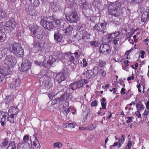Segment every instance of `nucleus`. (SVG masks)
<instances>
[{
    "label": "nucleus",
    "mask_w": 149,
    "mask_h": 149,
    "mask_svg": "<svg viewBox=\"0 0 149 149\" xmlns=\"http://www.w3.org/2000/svg\"><path fill=\"white\" fill-rule=\"evenodd\" d=\"M29 135H26L24 136L23 138V144L24 143L26 145V149H30V144L29 143Z\"/></svg>",
    "instance_id": "nucleus-23"
},
{
    "label": "nucleus",
    "mask_w": 149,
    "mask_h": 149,
    "mask_svg": "<svg viewBox=\"0 0 149 149\" xmlns=\"http://www.w3.org/2000/svg\"><path fill=\"white\" fill-rule=\"evenodd\" d=\"M125 139V136L124 134H122L121 137L118 139V141L114 142L113 145H112L113 147L117 146L118 148H120L121 146L123 144Z\"/></svg>",
    "instance_id": "nucleus-19"
},
{
    "label": "nucleus",
    "mask_w": 149,
    "mask_h": 149,
    "mask_svg": "<svg viewBox=\"0 0 149 149\" xmlns=\"http://www.w3.org/2000/svg\"><path fill=\"white\" fill-rule=\"evenodd\" d=\"M68 123H64L63 125V126L64 128H66L67 127H69Z\"/></svg>",
    "instance_id": "nucleus-60"
},
{
    "label": "nucleus",
    "mask_w": 149,
    "mask_h": 149,
    "mask_svg": "<svg viewBox=\"0 0 149 149\" xmlns=\"http://www.w3.org/2000/svg\"><path fill=\"white\" fill-rule=\"evenodd\" d=\"M18 109L15 107H13V110H12V113H14V114L15 116H16V114L18 112Z\"/></svg>",
    "instance_id": "nucleus-47"
},
{
    "label": "nucleus",
    "mask_w": 149,
    "mask_h": 149,
    "mask_svg": "<svg viewBox=\"0 0 149 149\" xmlns=\"http://www.w3.org/2000/svg\"><path fill=\"white\" fill-rule=\"evenodd\" d=\"M54 148H60L62 146V143L60 142L55 143L53 144Z\"/></svg>",
    "instance_id": "nucleus-39"
},
{
    "label": "nucleus",
    "mask_w": 149,
    "mask_h": 149,
    "mask_svg": "<svg viewBox=\"0 0 149 149\" xmlns=\"http://www.w3.org/2000/svg\"><path fill=\"white\" fill-rule=\"evenodd\" d=\"M127 118V120L126 121V122L127 123H128L132 122L133 119H134V118L133 117H128Z\"/></svg>",
    "instance_id": "nucleus-44"
},
{
    "label": "nucleus",
    "mask_w": 149,
    "mask_h": 149,
    "mask_svg": "<svg viewBox=\"0 0 149 149\" xmlns=\"http://www.w3.org/2000/svg\"><path fill=\"white\" fill-rule=\"evenodd\" d=\"M31 63L29 61L24 59L19 70L22 72L26 71L31 69Z\"/></svg>",
    "instance_id": "nucleus-8"
},
{
    "label": "nucleus",
    "mask_w": 149,
    "mask_h": 149,
    "mask_svg": "<svg viewBox=\"0 0 149 149\" xmlns=\"http://www.w3.org/2000/svg\"><path fill=\"white\" fill-rule=\"evenodd\" d=\"M83 84L84 81L83 80H79L70 84L69 86L70 88L72 90H74L81 87Z\"/></svg>",
    "instance_id": "nucleus-12"
},
{
    "label": "nucleus",
    "mask_w": 149,
    "mask_h": 149,
    "mask_svg": "<svg viewBox=\"0 0 149 149\" xmlns=\"http://www.w3.org/2000/svg\"><path fill=\"white\" fill-rule=\"evenodd\" d=\"M108 4L109 5V14L117 17L119 16L121 13L120 9L121 5L118 2L113 3L109 2Z\"/></svg>",
    "instance_id": "nucleus-1"
},
{
    "label": "nucleus",
    "mask_w": 149,
    "mask_h": 149,
    "mask_svg": "<svg viewBox=\"0 0 149 149\" xmlns=\"http://www.w3.org/2000/svg\"><path fill=\"white\" fill-rule=\"evenodd\" d=\"M106 64V63L104 61H101L99 64V66L101 67H102L104 66Z\"/></svg>",
    "instance_id": "nucleus-51"
},
{
    "label": "nucleus",
    "mask_w": 149,
    "mask_h": 149,
    "mask_svg": "<svg viewBox=\"0 0 149 149\" xmlns=\"http://www.w3.org/2000/svg\"><path fill=\"white\" fill-rule=\"evenodd\" d=\"M79 130H88L87 126L86 127H79Z\"/></svg>",
    "instance_id": "nucleus-53"
},
{
    "label": "nucleus",
    "mask_w": 149,
    "mask_h": 149,
    "mask_svg": "<svg viewBox=\"0 0 149 149\" xmlns=\"http://www.w3.org/2000/svg\"><path fill=\"white\" fill-rule=\"evenodd\" d=\"M124 64L125 65H126V67H128L129 64L128 63H129V62L128 60H125V61H124Z\"/></svg>",
    "instance_id": "nucleus-61"
},
{
    "label": "nucleus",
    "mask_w": 149,
    "mask_h": 149,
    "mask_svg": "<svg viewBox=\"0 0 149 149\" xmlns=\"http://www.w3.org/2000/svg\"><path fill=\"white\" fill-rule=\"evenodd\" d=\"M6 49L2 48L0 49V59H1L6 53Z\"/></svg>",
    "instance_id": "nucleus-34"
},
{
    "label": "nucleus",
    "mask_w": 149,
    "mask_h": 149,
    "mask_svg": "<svg viewBox=\"0 0 149 149\" xmlns=\"http://www.w3.org/2000/svg\"><path fill=\"white\" fill-rule=\"evenodd\" d=\"M8 138H5L3 140L1 144V146L3 148L6 147L8 144Z\"/></svg>",
    "instance_id": "nucleus-31"
},
{
    "label": "nucleus",
    "mask_w": 149,
    "mask_h": 149,
    "mask_svg": "<svg viewBox=\"0 0 149 149\" xmlns=\"http://www.w3.org/2000/svg\"><path fill=\"white\" fill-rule=\"evenodd\" d=\"M54 36L55 39L57 42H60L63 38L62 35L58 31L55 32Z\"/></svg>",
    "instance_id": "nucleus-22"
},
{
    "label": "nucleus",
    "mask_w": 149,
    "mask_h": 149,
    "mask_svg": "<svg viewBox=\"0 0 149 149\" xmlns=\"http://www.w3.org/2000/svg\"><path fill=\"white\" fill-rule=\"evenodd\" d=\"M145 54V52L143 50L141 51L140 52L139 56H140L141 58H144Z\"/></svg>",
    "instance_id": "nucleus-50"
},
{
    "label": "nucleus",
    "mask_w": 149,
    "mask_h": 149,
    "mask_svg": "<svg viewBox=\"0 0 149 149\" xmlns=\"http://www.w3.org/2000/svg\"><path fill=\"white\" fill-rule=\"evenodd\" d=\"M32 137L35 139L32 145V147L33 149H39L40 146L38 140L36 139V134L33 135Z\"/></svg>",
    "instance_id": "nucleus-21"
},
{
    "label": "nucleus",
    "mask_w": 149,
    "mask_h": 149,
    "mask_svg": "<svg viewBox=\"0 0 149 149\" xmlns=\"http://www.w3.org/2000/svg\"><path fill=\"white\" fill-rule=\"evenodd\" d=\"M134 144V138H130L128 139L127 147L128 149H131L132 147Z\"/></svg>",
    "instance_id": "nucleus-25"
},
{
    "label": "nucleus",
    "mask_w": 149,
    "mask_h": 149,
    "mask_svg": "<svg viewBox=\"0 0 149 149\" xmlns=\"http://www.w3.org/2000/svg\"><path fill=\"white\" fill-rule=\"evenodd\" d=\"M56 61L55 58H54L52 56L47 55L45 57L43 63L36 61L35 63L36 65L40 66L43 65L46 68H49L52 64L53 62Z\"/></svg>",
    "instance_id": "nucleus-5"
},
{
    "label": "nucleus",
    "mask_w": 149,
    "mask_h": 149,
    "mask_svg": "<svg viewBox=\"0 0 149 149\" xmlns=\"http://www.w3.org/2000/svg\"><path fill=\"white\" fill-rule=\"evenodd\" d=\"M10 52L17 56H23L24 55V50L22 48L21 46L19 44L14 43L11 45L10 47Z\"/></svg>",
    "instance_id": "nucleus-4"
},
{
    "label": "nucleus",
    "mask_w": 149,
    "mask_h": 149,
    "mask_svg": "<svg viewBox=\"0 0 149 149\" xmlns=\"http://www.w3.org/2000/svg\"><path fill=\"white\" fill-rule=\"evenodd\" d=\"M66 74L65 73L61 72L57 74L55 77V80L58 81V83H61L62 81L65 80Z\"/></svg>",
    "instance_id": "nucleus-18"
},
{
    "label": "nucleus",
    "mask_w": 149,
    "mask_h": 149,
    "mask_svg": "<svg viewBox=\"0 0 149 149\" xmlns=\"http://www.w3.org/2000/svg\"><path fill=\"white\" fill-rule=\"evenodd\" d=\"M120 33L118 32L109 34L107 36L109 41H112L115 45H118L120 42L119 35Z\"/></svg>",
    "instance_id": "nucleus-6"
},
{
    "label": "nucleus",
    "mask_w": 149,
    "mask_h": 149,
    "mask_svg": "<svg viewBox=\"0 0 149 149\" xmlns=\"http://www.w3.org/2000/svg\"><path fill=\"white\" fill-rule=\"evenodd\" d=\"M60 29L64 31L65 34L67 35L72 31L73 29L72 27L71 26L69 25H67L63 23L61 26Z\"/></svg>",
    "instance_id": "nucleus-14"
},
{
    "label": "nucleus",
    "mask_w": 149,
    "mask_h": 149,
    "mask_svg": "<svg viewBox=\"0 0 149 149\" xmlns=\"http://www.w3.org/2000/svg\"><path fill=\"white\" fill-rule=\"evenodd\" d=\"M13 19L10 20L7 22L6 24V26L9 27L10 30L12 31L15 27V23Z\"/></svg>",
    "instance_id": "nucleus-20"
},
{
    "label": "nucleus",
    "mask_w": 149,
    "mask_h": 149,
    "mask_svg": "<svg viewBox=\"0 0 149 149\" xmlns=\"http://www.w3.org/2000/svg\"><path fill=\"white\" fill-rule=\"evenodd\" d=\"M3 29V24L2 22H0V32Z\"/></svg>",
    "instance_id": "nucleus-54"
},
{
    "label": "nucleus",
    "mask_w": 149,
    "mask_h": 149,
    "mask_svg": "<svg viewBox=\"0 0 149 149\" xmlns=\"http://www.w3.org/2000/svg\"><path fill=\"white\" fill-rule=\"evenodd\" d=\"M69 127L74 128L75 126V125L74 123H69Z\"/></svg>",
    "instance_id": "nucleus-63"
},
{
    "label": "nucleus",
    "mask_w": 149,
    "mask_h": 149,
    "mask_svg": "<svg viewBox=\"0 0 149 149\" xmlns=\"http://www.w3.org/2000/svg\"><path fill=\"white\" fill-rule=\"evenodd\" d=\"M143 0H133L132 1V2L136 3H139L142 1Z\"/></svg>",
    "instance_id": "nucleus-62"
},
{
    "label": "nucleus",
    "mask_w": 149,
    "mask_h": 149,
    "mask_svg": "<svg viewBox=\"0 0 149 149\" xmlns=\"http://www.w3.org/2000/svg\"><path fill=\"white\" fill-rule=\"evenodd\" d=\"M134 76L133 74H132V76L131 77H129L127 78V80L129 81L131 80V79L133 80L134 79Z\"/></svg>",
    "instance_id": "nucleus-55"
},
{
    "label": "nucleus",
    "mask_w": 149,
    "mask_h": 149,
    "mask_svg": "<svg viewBox=\"0 0 149 149\" xmlns=\"http://www.w3.org/2000/svg\"><path fill=\"white\" fill-rule=\"evenodd\" d=\"M106 24L98 23L95 25L93 27L94 29L96 30L101 32H102L103 33H104V30L106 29Z\"/></svg>",
    "instance_id": "nucleus-16"
},
{
    "label": "nucleus",
    "mask_w": 149,
    "mask_h": 149,
    "mask_svg": "<svg viewBox=\"0 0 149 149\" xmlns=\"http://www.w3.org/2000/svg\"><path fill=\"white\" fill-rule=\"evenodd\" d=\"M141 86L142 87L143 89V90L142 92L143 93L144 92V90L145 88V85L144 84H138L136 86V87L138 88V91L139 92H141V89L142 88Z\"/></svg>",
    "instance_id": "nucleus-36"
},
{
    "label": "nucleus",
    "mask_w": 149,
    "mask_h": 149,
    "mask_svg": "<svg viewBox=\"0 0 149 149\" xmlns=\"http://www.w3.org/2000/svg\"><path fill=\"white\" fill-rule=\"evenodd\" d=\"M86 77L89 79L95 76V74L92 70H88L86 73Z\"/></svg>",
    "instance_id": "nucleus-27"
},
{
    "label": "nucleus",
    "mask_w": 149,
    "mask_h": 149,
    "mask_svg": "<svg viewBox=\"0 0 149 149\" xmlns=\"http://www.w3.org/2000/svg\"><path fill=\"white\" fill-rule=\"evenodd\" d=\"M103 109H105L106 107V103H104L102 102V103H101Z\"/></svg>",
    "instance_id": "nucleus-58"
},
{
    "label": "nucleus",
    "mask_w": 149,
    "mask_h": 149,
    "mask_svg": "<svg viewBox=\"0 0 149 149\" xmlns=\"http://www.w3.org/2000/svg\"><path fill=\"white\" fill-rule=\"evenodd\" d=\"M110 46L107 44L101 45L100 48V51L101 53L104 54H107L109 51Z\"/></svg>",
    "instance_id": "nucleus-17"
},
{
    "label": "nucleus",
    "mask_w": 149,
    "mask_h": 149,
    "mask_svg": "<svg viewBox=\"0 0 149 149\" xmlns=\"http://www.w3.org/2000/svg\"><path fill=\"white\" fill-rule=\"evenodd\" d=\"M31 4L33 6L37 7L39 5L40 2L39 0H33Z\"/></svg>",
    "instance_id": "nucleus-41"
},
{
    "label": "nucleus",
    "mask_w": 149,
    "mask_h": 149,
    "mask_svg": "<svg viewBox=\"0 0 149 149\" xmlns=\"http://www.w3.org/2000/svg\"><path fill=\"white\" fill-rule=\"evenodd\" d=\"M97 105V102L96 101H94L91 104V105L92 107L96 106Z\"/></svg>",
    "instance_id": "nucleus-57"
},
{
    "label": "nucleus",
    "mask_w": 149,
    "mask_h": 149,
    "mask_svg": "<svg viewBox=\"0 0 149 149\" xmlns=\"http://www.w3.org/2000/svg\"><path fill=\"white\" fill-rule=\"evenodd\" d=\"M140 111H138L135 112V114L138 118H141V115L140 113Z\"/></svg>",
    "instance_id": "nucleus-48"
},
{
    "label": "nucleus",
    "mask_w": 149,
    "mask_h": 149,
    "mask_svg": "<svg viewBox=\"0 0 149 149\" xmlns=\"http://www.w3.org/2000/svg\"><path fill=\"white\" fill-rule=\"evenodd\" d=\"M96 127V125L95 124L93 123L92 125L87 126L88 130L90 131L93 130L95 129Z\"/></svg>",
    "instance_id": "nucleus-37"
},
{
    "label": "nucleus",
    "mask_w": 149,
    "mask_h": 149,
    "mask_svg": "<svg viewBox=\"0 0 149 149\" xmlns=\"http://www.w3.org/2000/svg\"><path fill=\"white\" fill-rule=\"evenodd\" d=\"M20 84V80L19 79H16L15 81V86L16 87H18Z\"/></svg>",
    "instance_id": "nucleus-43"
},
{
    "label": "nucleus",
    "mask_w": 149,
    "mask_h": 149,
    "mask_svg": "<svg viewBox=\"0 0 149 149\" xmlns=\"http://www.w3.org/2000/svg\"><path fill=\"white\" fill-rule=\"evenodd\" d=\"M28 13L30 15L33 16H37L38 13V11L36 10L32 9H30L29 10Z\"/></svg>",
    "instance_id": "nucleus-28"
},
{
    "label": "nucleus",
    "mask_w": 149,
    "mask_h": 149,
    "mask_svg": "<svg viewBox=\"0 0 149 149\" xmlns=\"http://www.w3.org/2000/svg\"><path fill=\"white\" fill-rule=\"evenodd\" d=\"M74 3V0H69V1L67 2V3L69 7H71L73 6Z\"/></svg>",
    "instance_id": "nucleus-42"
},
{
    "label": "nucleus",
    "mask_w": 149,
    "mask_h": 149,
    "mask_svg": "<svg viewBox=\"0 0 149 149\" xmlns=\"http://www.w3.org/2000/svg\"><path fill=\"white\" fill-rule=\"evenodd\" d=\"M6 35L3 32L0 33V41L1 42H3L6 40Z\"/></svg>",
    "instance_id": "nucleus-35"
},
{
    "label": "nucleus",
    "mask_w": 149,
    "mask_h": 149,
    "mask_svg": "<svg viewBox=\"0 0 149 149\" xmlns=\"http://www.w3.org/2000/svg\"><path fill=\"white\" fill-rule=\"evenodd\" d=\"M10 67L5 63L0 67V73L3 75L6 76L9 74L11 72Z\"/></svg>",
    "instance_id": "nucleus-9"
},
{
    "label": "nucleus",
    "mask_w": 149,
    "mask_h": 149,
    "mask_svg": "<svg viewBox=\"0 0 149 149\" xmlns=\"http://www.w3.org/2000/svg\"><path fill=\"white\" fill-rule=\"evenodd\" d=\"M16 147L15 145V142L14 141H10L7 149H16Z\"/></svg>",
    "instance_id": "nucleus-30"
},
{
    "label": "nucleus",
    "mask_w": 149,
    "mask_h": 149,
    "mask_svg": "<svg viewBox=\"0 0 149 149\" xmlns=\"http://www.w3.org/2000/svg\"><path fill=\"white\" fill-rule=\"evenodd\" d=\"M100 71L101 72V75L103 77H104L106 74V71L102 70H101Z\"/></svg>",
    "instance_id": "nucleus-49"
},
{
    "label": "nucleus",
    "mask_w": 149,
    "mask_h": 149,
    "mask_svg": "<svg viewBox=\"0 0 149 149\" xmlns=\"http://www.w3.org/2000/svg\"><path fill=\"white\" fill-rule=\"evenodd\" d=\"M43 78L46 79L45 80L43 81L42 86L46 89H49L52 85L51 83L50 82L51 79L48 76H44Z\"/></svg>",
    "instance_id": "nucleus-15"
},
{
    "label": "nucleus",
    "mask_w": 149,
    "mask_h": 149,
    "mask_svg": "<svg viewBox=\"0 0 149 149\" xmlns=\"http://www.w3.org/2000/svg\"><path fill=\"white\" fill-rule=\"evenodd\" d=\"M146 107L148 110L149 109V101H147L146 104Z\"/></svg>",
    "instance_id": "nucleus-64"
},
{
    "label": "nucleus",
    "mask_w": 149,
    "mask_h": 149,
    "mask_svg": "<svg viewBox=\"0 0 149 149\" xmlns=\"http://www.w3.org/2000/svg\"><path fill=\"white\" fill-rule=\"evenodd\" d=\"M7 16L5 11L2 8H0V18H4Z\"/></svg>",
    "instance_id": "nucleus-32"
},
{
    "label": "nucleus",
    "mask_w": 149,
    "mask_h": 149,
    "mask_svg": "<svg viewBox=\"0 0 149 149\" xmlns=\"http://www.w3.org/2000/svg\"><path fill=\"white\" fill-rule=\"evenodd\" d=\"M136 108L137 110L138 111H140L143 110L144 109V107L142 103L140 101L138 102L136 104Z\"/></svg>",
    "instance_id": "nucleus-26"
},
{
    "label": "nucleus",
    "mask_w": 149,
    "mask_h": 149,
    "mask_svg": "<svg viewBox=\"0 0 149 149\" xmlns=\"http://www.w3.org/2000/svg\"><path fill=\"white\" fill-rule=\"evenodd\" d=\"M83 66L84 67H86L88 65L87 61H86V60L85 58L83 59L82 60Z\"/></svg>",
    "instance_id": "nucleus-45"
},
{
    "label": "nucleus",
    "mask_w": 149,
    "mask_h": 149,
    "mask_svg": "<svg viewBox=\"0 0 149 149\" xmlns=\"http://www.w3.org/2000/svg\"><path fill=\"white\" fill-rule=\"evenodd\" d=\"M66 55H67L69 56H70V60L71 62L73 63L74 64H78L79 62V59L78 58L79 56H78V53L77 52H75L73 54L75 56V58L72 55V54L68 53H66Z\"/></svg>",
    "instance_id": "nucleus-13"
},
{
    "label": "nucleus",
    "mask_w": 149,
    "mask_h": 149,
    "mask_svg": "<svg viewBox=\"0 0 149 149\" xmlns=\"http://www.w3.org/2000/svg\"><path fill=\"white\" fill-rule=\"evenodd\" d=\"M40 23L43 27L48 30L53 29L54 27L52 22L43 19L41 20Z\"/></svg>",
    "instance_id": "nucleus-10"
},
{
    "label": "nucleus",
    "mask_w": 149,
    "mask_h": 149,
    "mask_svg": "<svg viewBox=\"0 0 149 149\" xmlns=\"http://www.w3.org/2000/svg\"><path fill=\"white\" fill-rule=\"evenodd\" d=\"M90 44L92 46L95 47H97L99 45V42L96 41H93L90 42Z\"/></svg>",
    "instance_id": "nucleus-38"
},
{
    "label": "nucleus",
    "mask_w": 149,
    "mask_h": 149,
    "mask_svg": "<svg viewBox=\"0 0 149 149\" xmlns=\"http://www.w3.org/2000/svg\"><path fill=\"white\" fill-rule=\"evenodd\" d=\"M13 107H10L9 109V110L8 112V114H9V113H12V110H13Z\"/></svg>",
    "instance_id": "nucleus-56"
},
{
    "label": "nucleus",
    "mask_w": 149,
    "mask_h": 149,
    "mask_svg": "<svg viewBox=\"0 0 149 149\" xmlns=\"http://www.w3.org/2000/svg\"><path fill=\"white\" fill-rule=\"evenodd\" d=\"M149 112V110H147L146 109L145 110L144 112L142 114V115L145 116L146 118H147V116L148 115Z\"/></svg>",
    "instance_id": "nucleus-46"
},
{
    "label": "nucleus",
    "mask_w": 149,
    "mask_h": 149,
    "mask_svg": "<svg viewBox=\"0 0 149 149\" xmlns=\"http://www.w3.org/2000/svg\"><path fill=\"white\" fill-rule=\"evenodd\" d=\"M79 3V5L81 8L85 9L88 8L89 5L85 0H81L80 1Z\"/></svg>",
    "instance_id": "nucleus-24"
},
{
    "label": "nucleus",
    "mask_w": 149,
    "mask_h": 149,
    "mask_svg": "<svg viewBox=\"0 0 149 149\" xmlns=\"http://www.w3.org/2000/svg\"><path fill=\"white\" fill-rule=\"evenodd\" d=\"M16 116L13 113L9 116L7 112L0 111V123L2 125H4L6 122L7 118L8 121L11 123H14L16 120Z\"/></svg>",
    "instance_id": "nucleus-2"
},
{
    "label": "nucleus",
    "mask_w": 149,
    "mask_h": 149,
    "mask_svg": "<svg viewBox=\"0 0 149 149\" xmlns=\"http://www.w3.org/2000/svg\"><path fill=\"white\" fill-rule=\"evenodd\" d=\"M4 62L7 66L11 67H14L17 62L15 58L10 55L6 56Z\"/></svg>",
    "instance_id": "nucleus-7"
},
{
    "label": "nucleus",
    "mask_w": 149,
    "mask_h": 149,
    "mask_svg": "<svg viewBox=\"0 0 149 149\" xmlns=\"http://www.w3.org/2000/svg\"><path fill=\"white\" fill-rule=\"evenodd\" d=\"M33 45L34 47L37 48L38 49L40 48L39 42L37 41H34L33 43Z\"/></svg>",
    "instance_id": "nucleus-40"
},
{
    "label": "nucleus",
    "mask_w": 149,
    "mask_h": 149,
    "mask_svg": "<svg viewBox=\"0 0 149 149\" xmlns=\"http://www.w3.org/2000/svg\"><path fill=\"white\" fill-rule=\"evenodd\" d=\"M136 100L134 102H132L130 104H128L127 106H131L132 105H134L136 103Z\"/></svg>",
    "instance_id": "nucleus-59"
},
{
    "label": "nucleus",
    "mask_w": 149,
    "mask_h": 149,
    "mask_svg": "<svg viewBox=\"0 0 149 149\" xmlns=\"http://www.w3.org/2000/svg\"><path fill=\"white\" fill-rule=\"evenodd\" d=\"M17 36L19 39H22L23 38V34L20 32L19 33L17 34Z\"/></svg>",
    "instance_id": "nucleus-52"
},
{
    "label": "nucleus",
    "mask_w": 149,
    "mask_h": 149,
    "mask_svg": "<svg viewBox=\"0 0 149 149\" xmlns=\"http://www.w3.org/2000/svg\"><path fill=\"white\" fill-rule=\"evenodd\" d=\"M53 20L55 22L56 25L57 26H59L60 25L63 21L62 19H58L56 18H53Z\"/></svg>",
    "instance_id": "nucleus-33"
},
{
    "label": "nucleus",
    "mask_w": 149,
    "mask_h": 149,
    "mask_svg": "<svg viewBox=\"0 0 149 149\" xmlns=\"http://www.w3.org/2000/svg\"><path fill=\"white\" fill-rule=\"evenodd\" d=\"M32 36L39 39H42L43 37V30L36 24H33L29 26Z\"/></svg>",
    "instance_id": "nucleus-3"
},
{
    "label": "nucleus",
    "mask_w": 149,
    "mask_h": 149,
    "mask_svg": "<svg viewBox=\"0 0 149 149\" xmlns=\"http://www.w3.org/2000/svg\"><path fill=\"white\" fill-rule=\"evenodd\" d=\"M147 13L146 12H144L141 16V21L143 22H145L149 18L147 15Z\"/></svg>",
    "instance_id": "nucleus-29"
},
{
    "label": "nucleus",
    "mask_w": 149,
    "mask_h": 149,
    "mask_svg": "<svg viewBox=\"0 0 149 149\" xmlns=\"http://www.w3.org/2000/svg\"><path fill=\"white\" fill-rule=\"evenodd\" d=\"M66 18L71 23L77 22L79 19L78 15L76 12H73L70 15L66 16Z\"/></svg>",
    "instance_id": "nucleus-11"
}]
</instances>
